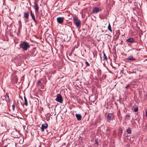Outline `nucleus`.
I'll use <instances>...</instances> for the list:
<instances>
[{"mask_svg":"<svg viewBox=\"0 0 147 147\" xmlns=\"http://www.w3.org/2000/svg\"><path fill=\"white\" fill-rule=\"evenodd\" d=\"M20 47L18 49H22L23 51H27L30 47V46L29 43L25 41H21L20 44Z\"/></svg>","mask_w":147,"mask_h":147,"instance_id":"1","label":"nucleus"},{"mask_svg":"<svg viewBox=\"0 0 147 147\" xmlns=\"http://www.w3.org/2000/svg\"><path fill=\"white\" fill-rule=\"evenodd\" d=\"M73 20L75 23L77 27H79L80 25V20L76 17H74L73 18Z\"/></svg>","mask_w":147,"mask_h":147,"instance_id":"2","label":"nucleus"},{"mask_svg":"<svg viewBox=\"0 0 147 147\" xmlns=\"http://www.w3.org/2000/svg\"><path fill=\"white\" fill-rule=\"evenodd\" d=\"M55 100L61 103L63 102V99L61 96L60 94H57V97L55 99Z\"/></svg>","mask_w":147,"mask_h":147,"instance_id":"3","label":"nucleus"},{"mask_svg":"<svg viewBox=\"0 0 147 147\" xmlns=\"http://www.w3.org/2000/svg\"><path fill=\"white\" fill-rule=\"evenodd\" d=\"M101 10L100 8L98 7H95L93 9L92 12L93 13H96Z\"/></svg>","mask_w":147,"mask_h":147,"instance_id":"4","label":"nucleus"},{"mask_svg":"<svg viewBox=\"0 0 147 147\" xmlns=\"http://www.w3.org/2000/svg\"><path fill=\"white\" fill-rule=\"evenodd\" d=\"M48 124L47 123L42 124L41 125V131H44V129L47 128Z\"/></svg>","mask_w":147,"mask_h":147,"instance_id":"5","label":"nucleus"},{"mask_svg":"<svg viewBox=\"0 0 147 147\" xmlns=\"http://www.w3.org/2000/svg\"><path fill=\"white\" fill-rule=\"evenodd\" d=\"M64 19V17H59L57 18V21L59 24H61L63 23Z\"/></svg>","mask_w":147,"mask_h":147,"instance_id":"6","label":"nucleus"},{"mask_svg":"<svg viewBox=\"0 0 147 147\" xmlns=\"http://www.w3.org/2000/svg\"><path fill=\"white\" fill-rule=\"evenodd\" d=\"M126 41L127 42L132 43L135 42V39L133 38H130L127 39Z\"/></svg>","mask_w":147,"mask_h":147,"instance_id":"7","label":"nucleus"},{"mask_svg":"<svg viewBox=\"0 0 147 147\" xmlns=\"http://www.w3.org/2000/svg\"><path fill=\"white\" fill-rule=\"evenodd\" d=\"M112 115V114L111 113H109L108 114L107 118V120L108 122H110V121Z\"/></svg>","mask_w":147,"mask_h":147,"instance_id":"8","label":"nucleus"},{"mask_svg":"<svg viewBox=\"0 0 147 147\" xmlns=\"http://www.w3.org/2000/svg\"><path fill=\"white\" fill-rule=\"evenodd\" d=\"M75 115L78 121H80L81 120L82 116L80 114H76Z\"/></svg>","mask_w":147,"mask_h":147,"instance_id":"9","label":"nucleus"},{"mask_svg":"<svg viewBox=\"0 0 147 147\" xmlns=\"http://www.w3.org/2000/svg\"><path fill=\"white\" fill-rule=\"evenodd\" d=\"M34 8L35 9L36 11L37 12H38V11H39L38 9H39V7L37 5V4L35 2L34 3Z\"/></svg>","mask_w":147,"mask_h":147,"instance_id":"10","label":"nucleus"},{"mask_svg":"<svg viewBox=\"0 0 147 147\" xmlns=\"http://www.w3.org/2000/svg\"><path fill=\"white\" fill-rule=\"evenodd\" d=\"M29 13L28 12H24V17L26 19H28L29 18Z\"/></svg>","mask_w":147,"mask_h":147,"instance_id":"11","label":"nucleus"},{"mask_svg":"<svg viewBox=\"0 0 147 147\" xmlns=\"http://www.w3.org/2000/svg\"><path fill=\"white\" fill-rule=\"evenodd\" d=\"M127 59L128 60L131 61H134L136 60V59L134 58L133 57L131 56H130L128 57Z\"/></svg>","mask_w":147,"mask_h":147,"instance_id":"12","label":"nucleus"},{"mask_svg":"<svg viewBox=\"0 0 147 147\" xmlns=\"http://www.w3.org/2000/svg\"><path fill=\"white\" fill-rule=\"evenodd\" d=\"M32 16V19H33V20L35 22V25H36L38 23V22L36 20L35 17L34 15L32 16Z\"/></svg>","mask_w":147,"mask_h":147,"instance_id":"13","label":"nucleus"},{"mask_svg":"<svg viewBox=\"0 0 147 147\" xmlns=\"http://www.w3.org/2000/svg\"><path fill=\"white\" fill-rule=\"evenodd\" d=\"M120 33L119 32V30H118L116 32V34L115 35V36L116 37V38L118 39L119 38V36L120 35Z\"/></svg>","mask_w":147,"mask_h":147,"instance_id":"14","label":"nucleus"},{"mask_svg":"<svg viewBox=\"0 0 147 147\" xmlns=\"http://www.w3.org/2000/svg\"><path fill=\"white\" fill-rule=\"evenodd\" d=\"M24 104L26 106H27L28 105V102L27 101V99L26 98V97L25 96H24Z\"/></svg>","mask_w":147,"mask_h":147,"instance_id":"15","label":"nucleus"},{"mask_svg":"<svg viewBox=\"0 0 147 147\" xmlns=\"http://www.w3.org/2000/svg\"><path fill=\"white\" fill-rule=\"evenodd\" d=\"M131 131L129 127H128L126 131L127 134H130L131 133Z\"/></svg>","mask_w":147,"mask_h":147,"instance_id":"16","label":"nucleus"},{"mask_svg":"<svg viewBox=\"0 0 147 147\" xmlns=\"http://www.w3.org/2000/svg\"><path fill=\"white\" fill-rule=\"evenodd\" d=\"M103 60H105L106 61H107V58L105 55V53L104 52H103Z\"/></svg>","mask_w":147,"mask_h":147,"instance_id":"17","label":"nucleus"},{"mask_svg":"<svg viewBox=\"0 0 147 147\" xmlns=\"http://www.w3.org/2000/svg\"><path fill=\"white\" fill-rule=\"evenodd\" d=\"M108 30L111 32H112V30L111 29V27L110 24L108 25Z\"/></svg>","mask_w":147,"mask_h":147,"instance_id":"18","label":"nucleus"},{"mask_svg":"<svg viewBox=\"0 0 147 147\" xmlns=\"http://www.w3.org/2000/svg\"><path fill=\"white\" fill-rule=\"evenodd\" d=\"M117 116L119 117V119H120V118L121 117V113H120V111H119L117 113Z\"/></svg>","mask_w":147,"mask_h":147,"instance_id":"19","label":"nucleus"},{"mask_svg":"<svg viewBox=\"0 0 147 147\" xmlns=\"http://www.w3.org/2000/svg\"><path fill=\"white\" fill-rule=\"evenodd\" d=\"M122 131H119V132L118 133V136L120 137L121 136V135L122 134Z\"/></svg>","mask_w":147,"mask_h":147,"instance_id":"20","label":"nucleus"},{"mask_svg":"<svg viewBox=\"0 0 147 147\" xmlns=\"http://www.w3.org/2000/svg\"><path fill=\"white\" fill-rule=\"evenodd\" d=\"M95 144H96L98 146L99 145L98 143V139L97 138L95 139Z\"/></svg>","mask_w":147,"mask_h":147,"instance_id":"21","label":"nucleus"},{"mask_svg":"<svg viewBox=\"0 0 147 147\" xmlns=\"http://www.w3.org/2000/svg\"><path fill=\"white\" fill-rule=\"evenodd\" d=\"M22 24H20L19 25V28H18V32L20 31V29H21V28H22Z\"/></svg>","mask_w":147,"mask_h":147,"instance_id":"22","label":"nucleus"},{"mask_svg":"<svg viewBox=\"0 0 147 147\" xmlns=\"http://www.w3.org/2000/svg\"><path fill=\"white\" fill-rule=\"evenodd\" d=\"M129 114H127L126 116V119L128 120L129 119Z\"/></svg>","mask_w":147,"mask_h":147,"instance_id":"23","label":"nucleus"},{"mask_svg":"<svg viewBox=\"0 0 147 147\" xmlns=\"http://www.w3.org/2000/svg\"><path fill=\"white\" fill-rule=\"evenodd\" d=\"M6 95L7 97L8 98V100L9 102L10 99L9 98V96L8 95V94L7 93L6 94Z\"/></svg>","mask_w":147,"mask_h":147,"instance_id":"24","label":"nucleus"},{"mask_svg":"<svg viewBox=\"0 0 147 147\" xmlns=\"http://www.w3.org/2000/svg\"><path fill=\"white\" fill-rule=\"evenodd\" d=\"M85 64L86 66H89L90 65L88 63L87 61H86Z\"/></svg>","mask_w":147,"mask_h":147,"instance_id":"25","label":"nucleus"},{"mask_svg":"<svg viewBox=\"0 0 147 147\" xmlns=\"http://www.w3.org/2000/svg\"><path fill=\"white\" fill-rule=\"evenodd\" d=\"M138 111V108H135L134 109V111L135 112H137Z\"/></svg>","mask_w":147,"mask_h":147,"instance_id":"26","label":"nucleus"},{"mask_svg":"<svg viewBox=\"0 0 147 147\" xmlns=\"http://www.w3.org/2000/svg\"><path fill=\"white\" fill-rule=\"evenodd\" d=\"M12 109L13 111L14 110L15 108V105H12Z\"/></svg>","mask_w":147,"mask_h":147,"instance_id":"27","label":"nucleus"},{"mask_svg":"<svg viewBox=\"0 0 147 147\" xmlns=\"http://www.w3.org/2000/svg\"><path fill=\"white\" fill-rule=\"evenodd\" d=\"M119 130L120 131H122V129L120 127H119Z\"/></svg>","mask_w":147,"mask_h":147,"instance_id":"28","label":"nucleus"},{"mask_svg":"<svg viewBox=\"0 0 147 147\" xmlns=\"http://www.w3.org/2000/svg\"><path fill=\"white\" fill-rule=\"evenodd\" d=\"M30 12H31V14H31V16L34 15V14L32 13V11L31 10L30 11Z\"/></svg>","mask_w":147,"mask_h":147,"instance_id":"29","label":"nucleus"},{"mask_svg":"<svg viewBox=\"0 0 147 147\" xmlns=\"http://www.w3.org/2000/svg\"><path fill=\"white\" fill-rule=\"evenodd\" d=\"M63 41L68 42L69 41V40L64 38L63 39Z\"/></svg>","mask_w":147,"mask_h":147,"instance_id":"30","label":"nucleus"},{"mask_svg":"<svg viewBox=\"0 0 147 147\" xmlns=\"http://www.w3.org/2000/svg\"><path fill=\"white\" fill-rule=\"evenodd\" d=\"M37 84H40L41 83V82L40 81V80H38L37 81Z\"/></svg>","mask_w":147,"mask_h":147,"instance_id":"31","label":"nucleus"},{"mask_svg":"<svg viewBox=\"0 0 147 147\" xmlns=\"http://www.w3.org/2000/svg\"><path fill=\"white\" fill-rule=\"evenodd\" d=\"M146 116L147 117V110H146Z\"/></svg>","mask_w":147,"mask_h":147,"instance_id":"32","label":"nucleus"},{"mask_svg":"<svg viewBox=\"0 0 147 147\" xmlns=\"http://www.w3.org/2000/svg\"><path fill=\"white\" fill-rule=\"evenodd\" d=\"M129 85H128L127 86H126V87H125L126 88H127V89L129 87Z\"/></svg>","mask_w":147,"mask_h":147,"instance_id":"33","label":"nucleus"},{"mask_svg":"<svg viewBox=\"0 0 147 147\" xmlns=\"http://www.w3.org/2000/svg\"><path fill=\"white\" fill-rule=\"evenodd\" d=\"M19 25L21 24V22L20 20L19 21Z\"/></svg>","mask_w":147,"mask_h":147,"instance_id":"34","label":"nucleus"},{"mask_svg":"<svg viewBox=\"0 0 147 147\" xmlns=\"http://www.w3.org/2000/svg\"><path fill=\"white\" fill-rule=\"evenodd\" d=\"M39 147H41V145H40Z\"/></svg>","mask_w":147,"mask_h":147,"instance_id":"35","label":"nucleus"},{"mask_svg":"<svg viewBox=\"0 0 147 147\" xmlns=\"http://www.w3.org/2000/svg\"><path fill=\"white\" fill-rule=\"evenodd\" d=\"M65 37H67V36L66 35L65 36Z\"/></svg>","mask_w":147,"mask_h":147,"instance_id":"36","label":"nucleus"},{"mask_svg":"<svg viewBox=\"0 0 147 147\" xmlns=\"http://www.w3.org/2000/svg\"><path fill=\"white\" fill-rule=\"evenodd\" d=\"M41 15H42V13Z\"/></svg>","mask_w":147,"mask_h":147,"instance_id":"37","label":"nucleus"},{"mask_svg":"<svg viewBox=\"0 0 147 147\" xmlns=\"http://www.w3.org/2000/svg\"><path fill=\"white\" fill-rule=\"evenodd\" d=\"M51 133V134H52V135H53Z\"/></svg>","mask_w":147,"mask_h":147,"instance_id":"38","label":"nucleus"},{"mask_svg":"<svg viewBox=\"0 0 147 147\" xmlns=\"http://www.w3.org/2000/svg\"><path fill=\"white\" fill-rule=\"evenodd\" d=\"M146 78V79H147V77Z\"/></svg>","mask_w":147,"mask_h":147,"instance_id":"39","label":"nucleus"}]
</instances>
